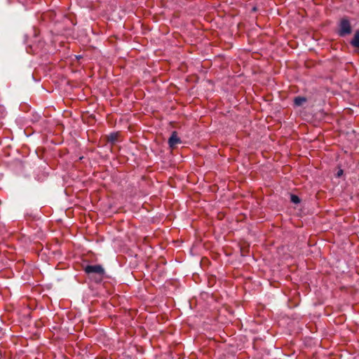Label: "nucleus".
<instances>
[{
  "label": "nucleus",
  "instance_id": "nucleus-10",
  "mask_svg": "<svg viewBox=\"0 0 359 359\" xmlns=\"http://www.w3.org/2000/svg\"><path fill=\"white\" fill-rule=\"evenodd\" d=\"M257 8L256 6H253L252 8H251V11L252 12H255L257 11Z\"/></svg>",
  "mask_w": 359,
  "mask_h": 359
},
{
  "label": "nucleus",
  "instance_id": "nucleus-5",
  "mask_svg": "<svg viewBox=\"0 0 359 359\" xmlns=\"http://www.w3.org/2000/svg\"><path fill=\"white\" fill-rule=\"evenodd\" d=\"M306 102V98L304 97H296L294 99V102L297 106H301L302 104Z\"/></svg>",
  "mask_w": 359,
  "mask_h": 359
},
{
  "label": "nucleus",
  "instance_id": "nucleus-9",
  "mask_svg": "<svg viewBox=\"0 0 359 359\" xmlns=\"http://www.w3.org/2000/svg\"><path fill=\"white\" fill-rule=\"evenodd\" d=\"M342 175H343V170L340 169V170L337 172V176L338 177H341Z\"/></svg>",
  "mask_w": 359,
  "mask_h": 359
},
{
  "label": "nucleus",
  "instance_id": "nucleus-6",
  "mask_svg": "<svg viewBox=\"0 0 359 359\" xmlns=\"http://www.w3.org/2000/svg\"><path fill=\"white\" fill-rule=\"evenodd\" d=\"M118 133H112L108 136V141L114 143L118 139Z\"/></svg>",
  "mask_w": 359,
  "mask_h": 359
},
{
  "label": "nucleus",
  "instance_id": "nucleus-1",
  "mask_svg": "<svg viewBox=\"0 0 359 359\" xmlns=\"http://www.w3.org/2000/svg\"><path fill=\"white\" fill-rule=\"evenodd\" d=\"M84 271L96 283H100L105 273L104 269L101 265H88L85 267Z\"/></svg>",
  "mask_w": 359,
  "mask_h": 359
},
{
  "label": "nucleus",
  "instance_id": "nucleus-8",
  "mask_svg": "<svg viewBox=\"0 0 359 359\" xmlns=\"http://www.w3.org/2000/svg\"><path fill=\"white\" fill-rule=\"evenodd\" d=\"M339 22H341V23H344V22H349V20L346 18H341L339 21Z\"/></svg>",
  "mask_w": 359,
  "mask_h": 359
},
{
  "label": "nucleus",
  "instance_id": "nucleus-4",
  "mask_svg": "<svg viewBox=\"0 0 359 359\" xmlns=\"http://www.w3.org/2000/svg\"><path fill=\"white\" fill-rule=\"evenodd\" d=\"M351 44L353 46L359 48V29L355 31L354 36L351 41Z\"/></svg>",
  "mask_w": 359,
  "mask_h": 359
},
{
  "label": "nucleus",
  "instance_id": "nucleus-3",
  "mask_svg": "<svg viewBox=\"0 0 359 359\" xmlns=\"http://www.w3.org/2000/svg\"><path fill=\"white\" fill-rule=\"evenodd\" d=\"M352 28L350 24H341V27L339 30L340 36H344L346 34H349L351 32Z\"/></svg>",
  "mask_w": 359,
  "mask_h": 359
},
{
  "label": "nucleus",
  "instance_id": "nucleus-7",
  "mask_svg": "<svg viewBox=\"0 0 359 359\" xmlns=\"http://www.w3.org/2000/svg\"><path fill=\"white\" fill-rule=\"evenodd\" d=\"M290 198H291V201L294 203L297 204L300 202L299 198L296 195H291Z\"/></svg>",
  "mask_w": 359,
  "mask_h": 359
},
{
  "label": "nucleus",
  "instance_id": "nucleus-2",
  "mask_svg": "<svg viewBox=\"0 0 359 359\" xmlns=\"http://www.w3.org/2000/svg\"><path fill=\"white\" fill-rule=\"evenodd\" d=\"M181 143V140L177 135V133L176 131H173L171 134V136L168 139V144L171 149H174L177 144Z\"/></svg>",
  "mask_w": 359,
  "mask_h": 359
},
{
  "label": "nucleus",
  "instance_id": "nucleus-11",
  "mask_svg": "<svg viewBox=\"0 0 359 359\" xmlns=\"http://www.w3.org/2000/svg\"><path fill=\"white\" fill-rule=\"evenodd\" d=\"M81 57V55H79V56H76V58H77V59H80Z\"/></svg>",
  "mask_w": 359,
  "mask_h": 359
}]
</instances>
